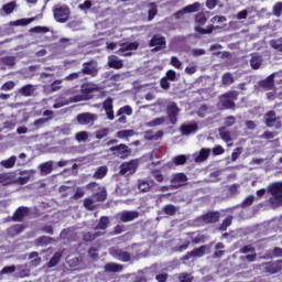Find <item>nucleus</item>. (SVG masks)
Returning <instances> with one entry per match:
<instances>
[{
    "mask_svg": "<svg viewBox=\"0 0 282 282\" xmlns=\"http://www.w3.org/2000/svg\"><path fill=\"white\" fill-rule=\"evenodd\" d=\"M98 87L86 84L82 86V95H76L70 97L69 99H65V97H59L56 102L53 105V109H61V107H65V105H69V102H80L83 100H87V94H91V91H96ZM86 91V94H85Z\"/></svg>",
    "mask_w": 282,
    "mask_h": 282,
    "instance_id": "obj_1",
    "label": "nucleus"
},
{
    "mask_svg": "<svg viewBox=\"0 0 282 282\" xmlns=\"http://www.w3.org/2000/svg\"><path fill=\"white\" fill-rule=\"evenodd\" d=\"M269 192L271 193L269 202L272 208H279V206H282V182L269 185Z\"/></svg>",
    "mask_w": 282,
    "mask_h": 282,
    "instance_id": "obj_2",
    "label": "nucleus"
},
{
    "mask_svg": "<svg viewBox=\"0 0 282 282\" xmlns=\"http://www.w3.org/2000/svg\"><path fill=\"white\" fill-rule=\"evenodd\" d=\"M138 42L123 44L107 43V50H118L117 54H119V56H131V52H133V50H138Z\"/></svg>",
    "mask_w": 282,
    "mask_h": 282,
    "instance_id": "obj_3",
    "label": "nucleus"
},
{
    "mask_svg": "<svg viewBox=\"0 0 282 282\" xmlns=\"http://www.w3.org/2000/svg\"><path fill=\"white\" fill-rule=\"evenodd\" d=\"M54 19L58 23H66L67 19H69V8L67 6H56L54 8Z\"/></svg>",
    "mask_w": 282,
    "mask_h": 282,
    "instance_id": "obj_4",
    "label": "nucleus"
},
{
    "mask_svg": "<svg viewBox=\"0 0 282 282\" xmlns=\"http://www.w3.org/2000/svg\"><path fill=\"white\" fill-rule=\"evenodd\" d=\"M237 100V91H229L220 97V104L225 109H234Z\"/></svg>",
    "mask_w": 282,
    "mask_h": 282,
    "instance_id": "obj_5",
    "label": "nucleus"
},
{
    "mask_svg": "<svg viewBox=\"0 0 282 282\" xmlns=\"http://www.w3.org/2000/svg\"><path fill=\"white\" fill-rule=\"evenodd\" d=\"M138 171V160H132L130 162H124L120 166V175H133Z\"/></svg>",
    "mask_w": 282,
    "mask_h": 282,
    "instance_id": "obj_6",
    "label": "nucleus"
},
{
    "mask_svg": "<svg viewBox=\"0 0 282 282\" xmlns=\"http://www.w3.org/2000/svg\"><path fill=\"white\" fill-rule=\"evenodd\" d=\"M177 116H180V109L177 104L172 101L167 105V117L171 124H177Z\"/></svg>",
    "mask_w": 282,
    "mask_h": 282,
    "instance_id": "obj_7",
    "label": "nucleus"
},
{
    "mask_svg": "<svg viewBox=\"0 0 282 282\" xmlns=\"http://www.w3.org/2000/svg\"><path fill=\"white\" fill-rule=\"evenodd\" d=\"M98 120V115L91 112H84L77 116L78 124H94Z\"/></svg>",
    "mask_w": 282,
    "mask_h": 282,
    "instance_id": "obj_8",
    "label": "nucleus"
},
{
    "mask_svg": "<svg viewBox=\"0 0 282 282\" xmlns=\"http://www.w3.org/2000/svg\"><path fill=\"white\" fill-rule=\"evenodd\" d=\"M140 217V214L138 212H121L116 215V219L118 221H123L124 224L129 221H133V219H138Z\"/></svg>",
    "mask_w": 282,
    "mask_h": 282,
    "instance_id": "obj_9",
    "label": "nucleus"
},
{
    "mask_svg": "<svg viewBox=\"0 0 282 282\" xmlns=\"http://www.w3.org/2000/svg\"><path fill=\"white\" fill-rule=\"evenodd\" d=\"M110 151H112L113 155H117V158H121V160H124V158H128L130 153L129 147H127L126 144L111 147Z\"/></svg>",
    "mask_w": 282,
    "mask_h": 282,
    "instance_id": "obj_10",
    "label": "nucleus"
},
{
    "mask_svg": "<svg viewBox=\"0 0 282 282\" xmlns=\"http://www.w3.org/2000/svg\"><path fill=\"white\" fill-rule=\"evenodd\" d=\"M98 76V64L96 62L84 63L82 75Z\"/></svg>",
    "mask_w": 282,
    "mask_h": 282,
    "instance_id": "obj_11",
    "label": "nucleus"
},
{
    "mask_svg": "<svg viewBox=\"0 0 282 282\" xmlns=\"http://www.w3.org/2000/svg\"><path fill=\"white\" fill-rule=\"evenodd\" d=\"M198 221H200V225L204 226V224H215L216 221H219V213L217 212H209L202 217L198 218Z\"/></svg>",
    "mask_w": 282,
    "mask_h": 282,
    "instance_id": "obj_12",
    "label": "nucleus"
},
{
    "mask_svg": "<svg viewBox=\"0 0 282 282\" xmlns=\"http://www.w3.org/2000/svg\"><path fill=\"white\" fill-rule=\"evenodd\" d=\"M110 254L113 257V259H117L118 261H131V256L127 253V251L121 249L112 248L110 249Z\"/></svg>",
    "mask_w": 282,
    "mask_h": 282,
    "instance_id": "obj_13",
    "label": "nucleus"
},
{
    "mask_svg": "<svg viewBox=\"0 0 282 282\" xmlns=\"http://www.w3.org/2000/svg\"><path fill=\"white\" fill-rule=\"evenodd\" d=\"M267 127H274L275 129H281V119L276 118L274 111H270L265 116Z\"/></svg>",
    "mask_w": 282,
    "mask_h": 282,
    "instance_id": "obj_14",
    "label": "nucleus"
},
{
    "mask_svg": "<svg viewBox=\"0 0 282 282\" xmlns=\"http://www.w3.org/2000/svg\"><path fill=\"white\" fill-rule=\"evenodd\" d=\"M210 151L212 150L208 148L200 149L199 152H196L193 154L194 162H196V163L206 162V160H208V158L210 155Z\"/></svg>",
    "mask_w": 282,
    "mask_h": 282,
    "instance_id": "obj_15",
    "label": "nucleus"
},
{
    "mask_svg": "<svg viewBox=\"0 0 282 282\" xmlns=\"http://www.w3.org/2000/svg\"><path fill=\"white\" fill-rule=\"evenodd\" d=\"M204 254H206V246H202L199 248L194 249L191 252H187L184 257H183V261H188V259H193V258H199V257H204Z\"/></svg>",
    "mask_w": 282,
    "mask_h": 282,
    "instance_id": "obj_16",
    "label": "nucleus"
},
{
    "mask_svg": "<svg viewBox=\"0 0 282 282\" xmlns=\"http://www.w3.org/2000/svg\"><path fill=\"white\" fill-rule=\"evenodd\" d=\"M187 177H186V174L184 173H176L172 176V184H174L173 186L175 187H180V186H184V184H186L187 182Z\"/></svg>",
    "mask_w": 282,
    "mask_h": 282,
    "instance_id": "obj_17",
    "label": "nucleus"
},
{
    "mask_svg": "<svg viewBox=\"0 0 282 282\" xmlns=\"http://www.w3.org/2000/svg\"><path fill=\"white\" fill-rule=\"evenodd\" d=\"M104 109L106 111V116H107L108 120H115L116 119V115H113V100L106 99L104 101Z\"/></svg>",
    "mask_w": 282,
    "mask_h": 282,
    "instance_id": "obj_18",
    "label": "nucleus"
},
{
    "mask_svg": "<svg viewBox=\"0 0 282 282\" xmlns=\"http://www.w3.org/2000/svg\"><path fill=\"white\" fill-rule=\"evenodd\" d=\"M164 45H166V41L164 40V37L159 36V35H155L150 41V47H155V50H162V47H164Z\"/></svg>",
    "mask_w": 282,
    "mask_h": 282,
    "instance_id": "obj_19",
    "label": "nucleus"
},
{
    "mask_svg": "<svg viewBox=\"0 0 282 282\" xmlns=\"http://www.w3.org/2000/svg\"><path fill=\"white\" fill-rule=\"evenodd\" d=\"M181 133L183 135H191V133H197V123H187L181 126Z\"/></svg>",
    "mask_w": 282,
    "mask_h": 282,
    "instance_id": "obj_20",
    "label": "nucleus"
},
{
    "mask_svg": "<svg viewBox=\"0 0 282 282\" xmlns=\"http://www.w3.org/2000/svg\"><path fill=\"white\" fill-rule=\"evenodd\" d=\"M108 65L113 69H122V62L118 56L111 55L108 57Z\"/></svg>",
    "mask_w": 282,
    "mask_h": 282,
    "instance_id": "obj_21",
    "label": "nucleus"
},
{
    "mask_svg": "<svg viewBox=\"0 0 282 282\" xmlns=\"http://www.w3.org/2000/svg\"><path fill=\"white\" fill-rule=\"evenodd\" d=\"M53 170H54V161H48L40 165V171L42 175H50V173H52Z\"/></svg>",
    "mask_w": 282,
    "mask_h": 282,
    "instance_id": "obj_22",
    "label": "nucleus"
},
{
    "mask_svg": "<svg viewBox=\"0 0 282 282\" xmlns=\"http://www.w3.org/2000/svg\"><path fill=\"white\" fill-rule=\"evenodd\" d=\"M28 213H29L28 207L18 208V210L14 213L13 220L14 221H22L23 217H26Z\"/></svg>",
    "mask_w": 282,
    "mask_h": 282,
    "instance_id": "obj_23",
    "label": "nucleus"
},
{
    "mask_svg": "<svg viewBox=\"0 0 282 282\" xmlns=\"http://www.w3.org/2000/svg\"><path fill=\"white\" fill-rule=\"evenodd\" d=\"M262 270H265V272H269V274H276V272H279V267L276 262H268L262 264Z\"/></svg>",
    "mask_w": 282,
    "mask_h": 282,
    "instance_id": "obj_24",
    "label": "nucleus"
},
{
    "mask_svg": "<svg viewBox=\"0 0 282 282\" xmlns=\"http://www.w3.org/2000/svg\"><path fill=\"white\" fill-rule=\"evenodd\" d=\"M34 173L33 170H30L29 172H22L21 175H26V176H20L15 180V184H28L30 182V177Z\"/></svg>",
    "mask_w": 282,
    "mask_h": 282,
    "instance_id": "obj_25",
    "label": "nucleus"
},
{
    "mask_svg": "<svg viewBox=\"0 0 282 282\" xmlns=\"http://www.w3.org/2000/svg\"><path fill=\"white\" fill-rule=\"evenodd\" d=\"M93 199H95V202H105V199H107V191H105V187H99L98 192L93 195Z\"/></svg>",
    "mask_w": 282,
    "mask_h": 282,
    "instance_id": "obj_26",
    "label": "nucleus"
},
{
    "mask_svg": "<svg viewBox=\"0 0 282 282\" xmlns=\"http://www.w3.org/2000/svg\"><path fill=\"white\" fill-rule=\"evenodd\" d=\"M187 160H188V156L181 154V155L174 156L172 160V163H170V164H171V166H173V164L175 166H182V165L186 164Z\"/></svg>",
    "mask_w": 282,
    "mask_h": 282,
    "instance_id": "obj_27",
    "label": "nucleus"
},
{
    "mask_svg": "<svg viewBox=\"0 0 282 282\" xmlns=\"http://www.w3.org/2000/svg\"><path fill=\"white\" fill-rule=\"evenodd\" d=\"M14 164H17V156L14 155L0 162V166L3 169H14Z\"/></svg>",
    "mask_w": 282,
    "mask_h": 282,
    "instance_id": "obj_28",
    "label": "nucleus"
},
{
    "mask_svg": "<svg viewBox=\"0 0 282 282\" xmlns=\"http://www.w3.org/2000/svg\"><path fill=\"white\" fill-rule=\"evenodd\" d=\"M122 268H123L122 264H118L113 262L107 263L105 265L106 272H122Z\"/></svg>",
    "mask_w": 282,
    "mask_h": 282,
    "instance_id": "obj_29",
    "label": "nucleus"
},
{
    "mask_svg": "<svg viewBox=\"0 0 282 282\" xmlns=\"http://www.w3.org/2000/svg\"><path fill=\"white\" fill-rule=\"evenodd\" d=\"M133 135H135V131L133 130H121L117 132L119 140H128V138H133Z\"/></svg>",
    "mask_w": 282,
    "mask_h": 282,
    "instance_id": "obj_30",
    "label": "nucleus"
},
{
    "mask_svg": "<svg viewBox=\"0 0 282 282\" xmlns=\"http://www.w3.org/2000/svg\"><path fill=\"white\" fill-rule=\"evenodd\" d=\"M202 8V4L199 2H195L193 4H189L183 9V12L185 14H191L192 12H198V10Z\"/></svg>",
    "mask_w": 282,
    "mask_h": 282,
    "instance_id": "obj_31",
    "label": "nucleus"
},
{
    "mask_svg": "<svg viewBox=\"0 0 282 282\" xmlns=\"http://www.w3.org/2000/svg\"><path fill=\"white\" fill-rule=\"evenodd\" d=\"M260 85L261 87H264V89H272V87H274V74L261 82Z\"/></svg>",
    "mask_w": 282,
    "mask_h": 282,
    "instance_id": "obj_32",
    "label": "nucleus"
},
{
    "mask_svg": "<svg viewBox=\"0 0 282 282\" xmlns=\"http://www.w3.org/2000/svg\"><path fill=\"white\" fill-rule=\"evenodd\" d=\"M0 184L2 186H8V184H12V174L11 173L0 174Z\"/></svg>",
    "mask_w": 282,
    "mask_h": 282,
    "instance_id": "obj_33",
    "label": "nucleus"
},
{
    "mask_svg": "<svg viewBox=\"0 0 282 282\" xmlns=\"http://www.w3.org/2000/svg\"><path fill=\"white\" fill-rule=\"evenodd\" d=\"M107 226H109V218L104 216L95 226V230H107Z\"/></svg>",
    "mask_w": 282,
    "mask_h": 282,
    "instance_id": "obj_34",
    "label": "nucleus"
},
{
    "mask_svg": "<svg viewBox=\"0 0 282 282\" xmlns=\"http://www.w3.org/2000/svg\"><path fill=\"white\" fill-rule=\"evenodd\" d=\"M262 61L263 59H261V56L252 55L251 61H250V65H251L252 69H259L261 67Z\"/></svg>",
    "mask_w": 282,
    "mask_h": 282,
    "instance_id": "obj_35",
    "label": "nucleus"
},
{
    "mask_svg": "<svg viewBox=\"0 0 282 282\" xmlns=\"http://www.w3.org/2000/svg\"><path fill=\"white\" fill-rule=\"evenodd\" d=\"M29 259H31V265L36 268V265H41V259L39 258V252L33 251L30 253Z\"/></svg>",
    "mask_w": 282,
    "mask_h": 282,
    "instance_id": "obj_36",
    "label": "nucleus"
},
{
    "mask_svg": "<svg viewBox=\"0 0 282 282\" xmlns=\"http://www.w3.org/2000/svg\"><path fill=\"white\" fill-rule=\"evenodd\" d=\"M164 122H166V119L164 117H159L150 122H147L145 127H160L161 124H164Z\"/></svg>",
    "mask_w": 282,
    "mask_h": 282,
    "instance_id": "obj_37",
    "label": "nucleus"
},
{
    "mask_svg": "<svg viewBox=\"0 0 282 282\" xmlns=\"http://www.w3.org/2000/svg\"><path fill=\"white\" fill-rule=\"evenodd\" d=\"M132 115H133V108H131V106L121 107L117 111V116H132Z\"/></svg>",
    "mask_w": 282,
    "mask_h": 282,
    "instance_id": "obj_38",
    "label": "nucleus"
},
{
    "mask_svg": "<svg viewBox=\"0 0 282 282\" xmlns=\"http://www.w3.org/2000/svg\"><path fill=\"white\" fill-rule=\"evenodd\" d=\"M148 14H149V21H153V19H155V14H158V6L155 3L149 4Z\"/></svg>",
    "mask_w": 282,
    "mask_h": 282,
    "instance_id": "obj_39",
    "label": "nucleus"
},
{
    "mask_svg": "<svg viewBox=\"0 0 282 282\" xmlns=\"http://www.w3.org/2000/svg\"><path fill=\"white\" fill-rule=\"evenodd\" d=\"M35 90L36 88L34 87V85H26L21 88V94L22 96H32V94H34Z\"/></svg>",
    "mask_w": 282,
    "mask_h": 282,
    "instance_id": "obj_40",
    "label": "nucleus"
},
{
    "mask_svg": "<svg viewBox=\"0 0 282 282\" xmlns=\"http://www.w3.org/2000/svg\"><path fill=\"white\" fill-rule=\"evenodd\" d=\"M219 133L224 142H232V138L230 137V131L226 130V128H220Z\"/></svg>",
    "mask_w": 282,
    "mask_h": 282,
    "instance_id": "obj_41",
    "label": "nucleus"
},
{
    "mask_svg": "<svg viewBox=\"0 0 282 282\" xmlns=\"http://www.w3.org/2000/svg\"><path fill=\"white\" fill-rule=\"evenodd\" d=\"M75 140H77V142H87V140H89V133L87 131H80L76 133Z\"/></svg>",
    "mask_w": 282,
    "mask_h": 282,
    "instance_id": "obj_42",
    "label": "nucleus"
},
{
    "mask_svg": "<svg viewBox=\"0 0 282 282\" xmlns=\"http://www.w3.org/2000/svg\"><path fill=\"white\" fill-rule=\"evenodd\" d=\"M107 166H100L94 174V177H96V180H102V177H105V175H107Z\"/></svg>",
    "mask_w": 282,
    "mask_h": 282,
    "instance_id": "obj_43",
    "label": "nucleus"
},
{
    "mask_svg": "<svg viewBox=\"0 0 282 282\" xmlns=\"http://www.w3.org/2000/svg\"><path fill=\"white\" fill-rule=\"evenodd\" d=\"M58 261H61V253H55L48 262V268H55L58 265Z\"/></svg>",
    "mask_w": 282,
    "mask_h": 282,
    "instance_id": "obj_44",
    "label": "nucleus"
},
{
    "mask_svg": "<svg viewBox=\"0 0 282 282\" xmlns=\"http://www.w3.org/2000/svg\"><path fill=\"white\" fill-rule=\"evenodd\" d=\"M271 47L273 50H278V52H282V37L280 40H272L270 42Z\"/></svg>",
    "mask_w": 282,
    "mask_h": 282,
    "instance_id": "obj_45",
    "label": "nucleus"
},
{
    "mask_svg": "<svg viewBox=\"0 0 282 282\" xmlns=\"http://www.w3.org/2000/svg\"><path fill=\"white\" fill-rule=\"evenodd\" d=\"M163 212L165 215H175V213H177V207L173 206V205H166L164 208H163Z\"/></svg>",
    "mask_w": 282,
    "mask_h": 282,
    "instance_id": "obj_46",
    "label": "nucleus"
},
{
    "mask_svg": "<svg viewBox=\"0 0 282 282\" xmlns=\"http://www.w3.org/2000/svg\"><path fill=\"white\" fill-rule=\"evenodd\" d=\"M150 188H151V183H149L147 181H141L139 183V191H142V193L149 192Z\"/></svg>",
    "mask_w": 282,
    "mask_h": 282,
    "instance_id": "obj_47",
    "label": "nucleus"
},
{
    "mask_svg": "<svg viewBox=\"0 0 282 282\" xmlns=\"http://www.w3.org/2000/svg\"><path fill=\"white\" fill-rule=\"evenodd\" d=\"M109 135V129L104 128L96 132L97 140H102V138H107Z\"/></svg>",
    "mask_w": 282,
    "mask_h": 282,
    "instance_id": "obj_48",
    "label": "nucleus"
},
{
    "mask_svg": "<svg viewBox=\"0 0 282 282\" xmlns=\"http://www.w3.org/2000/svg\"><path fill=\"white\" fill-rule=\"evenodd\" d=\"M223 83L224 85H232L235 83V79L232 78V74L227 73L223 76Z\"/></svg>",
    "mask_w": 282,
    "mask_h": 282,
    "instance_id": "obj_49",
    "label": "nucleus"
},
{
    "mask_svg": "<svg viewBox=\"0 0 282 282\" xmlns=\"http://www.w3.org/2000/svg\"><path fill=\"white\" fill-rule=\"evenodd\" d=\"M243 153V148H236L231 154V160L232 162H237L239 160V155Z\"/></svg>",
    "mask_w": 282,
    "mask_h": 282,
    "instance_id": "obj_50",
    "label": "nucleus"
},
{
    "mask_svg": "<svg viewBox=\"0 0 282 282\" xmlns=\"http://www.w3.org/2000/svg\"><path fill=\"white\" fill-rule=\"evenodd\" d=\"M213 26H207V29H203L202 26H196L195 31L199 34H212L213 33Z\"/></svg>",
    "mask_w": 282,
    "mask_h": 282,
    "instance_id": "obj_51",
    "label": "nucleus"
},
{
    "mask_svg": "<svg viewBox=\"0 0 282 282\" xmlns=\"http://www.w3.org/2000/svg\"><path fill=\"white\" fill-rule=\"evenodd\" d=\"M100 235H102V232H95V234H91V232H88L84 236V240L85 241H94V239H96V237H100Z\"/></svg>",
    "mask_w": 282,
    "mask_h": 282,
    "instance_id": "obj_52",
    "label": "nucleus"
},
{
    "mask_svg": "<svg viewBox=\"0 0 282 282\" xmlns=\"http://www.w3.org/2000/svg\"><path fill=\"white\" fill-rule=\"evenodd\" d=\"M231 224H232V217H227L225 220H224V223L220 225V227H219V230H227L228 229V226H231Z\"/></svg>",
    "mask_w": 282,
    "mask_h": 282,
    "instance_id": "obj_53",
    "label": "nucleus"
},
{
    "mask_svg": "<svg viewBox=\"0 0 282 282\" xmlns=\"http://www.w3.org/2000/svg\"><path fill=\"white\" fill-rule=\"evenodd\" d=\"M32 21H34V18L21 19V20H17L15 22H13V25H30V23H32Z\"/></svg>",
    "mask_w": 282,
    "mask_h": 282,
    "instance_id": "obj_54",
    "label": "nucleus"
},
{
    "mask_svg": "<svg viewBox=\"0 0 282 282\" xmlns=\"http://www.w3.org/2000/svg\"><path fill=\"white\" fill-rule=\"evenodd\" d=\"M165 78L174 83V80L177 78V73L173 69H170L166 72Z\"/></svg>",
    "mask_w": 282,
    "mask_h": 282,
    "instance_id": "obj_55",
    "label": "nucleus"
},
{
    "mask_svg": "<svg viewBox=\"0 0 282 282\" xmlns=\"http://www.w3.org/2000/svg\"><path fill=\"white\" fill-rule=\"evenodd\" d=\"M84 206L88 210H94V208H96V203H94V200L91 198H87L84 200Z\"/></svg>",
    "mask_w": 282,
    "mask_h": 282,
    "instance_id": "obj_56",
    "label": "nucleus"
},
{
    "mask_svg": "<svg viewBox=\"0 0 282 282\" xmlns=\"http://www.w3.org/2000/svg\"><path fill=\"white\" fill-rule=\"evenodd\" d=\"M77 78H83V72L72 73L65 77V80H76Z\"/></svg>",
    "mask_w": 282,
    "mask_h": 282,
    "instance_id": "obj_57",
    "label": "nucleus"
},
{
    "mask_svg": "<svg viewBox=\"0 0 282 282\" xmlns=\"http://www.w3.org/2000/svg\"><path fill=\"white\" fill-rule=\"evenodd\" d=\"M196 23H198V25H204V23H206L207 19H206V14L204 13H198L195 18Z\"/></svg>",
    "mask_w": 282,
    "mask_h": 282,
    "instance_id": "obj_58",
    "label": "nucleus"
},
{
    "mask_svg": "<svg viewBox=\"0 0 282 282\" xmlns=\"http://www.w3.org/2000/svg\"><path fill=\"white\" fill-rule=\"evenodd\" d=\"M171 65L175 67V69H182V62L175 56L171 57Z\"/></svg>",
    "mask_w": 282,
    "mask_h": 282,
    "instance_id": "obj_59",
    "label": "nucleus"
},
{
    "mask_svg": "<svg viewBox=\"0 0 282 282\" xmlns=\"http://www.w3.org/2000/svg\"><path fill=\"white\" fill-rule=\"evenodd\" d=\"M195 72H197V64L195 63H191L186 68H185V73L186 74H195Z\"/></svg>",
    "mask_w": 282,
    "mask_h": 282,
    "instance_id": "obj_60",
    "label": "nucleus"
},
{
    "mask_svg": "<svg viewBox=\"0 0 282 282\" xmlns=\"http://www.w3.org/2000/svg\"><path fill=\"white\" fill-rule=\"evenodd\" d=\"M37 246H47V243H50V241H52V239L50 237H40L37 238Z\"/></svg>",
    "mask_w": 282,
    "mask_h": 282,
    "instance_id": "obj_61",
    "label": "nucleus"
},
{
    "mask_svg": "<svg viewBox=\"0 0 282 282\" xmlns=\"http://www.w3.org/2000/svg\"><path fill=\"white\" fill-rule=\"evenodd\" d=\"M273 14L275 17H281L282 14V2H278L274 7H273Z\"/></svg>",
    "mask_w": 282,
    "mask_h": 282,
    "instance_id": "obj_62",
    "label": "nucleus"
},
{
    "mask_svg": "<svg viewBox=\"0 0 282 282\" xmlns=\"http://www.w3.org/2000/svg\"><path fill=\"white\" fill-rule=\"evenodd\" d=\"M17 270V267L14 265H10V267H4L0 274H12V272H14Z\"/></svg>",
    "mask_w": 282,
    "mask_h": 282,
    "instance_id": "obj_63",
    "label": "nucleus"
},
{
    "mask_svg": "<svg viewBox=\"0 0 282 282\" xmlns=\"http://www.w3.org/2000/svg\"><path fill=\"white\" fill-rule=\"evenodd\" d=\"M178 279L180 282H193V278H191V275L186 273H182Z\"/></svg>",
    "mask_w": 282,
    "mask_h": 282,
    "instance_id": "obj_64",
    "label": "nucleus"
}]
</instances>
